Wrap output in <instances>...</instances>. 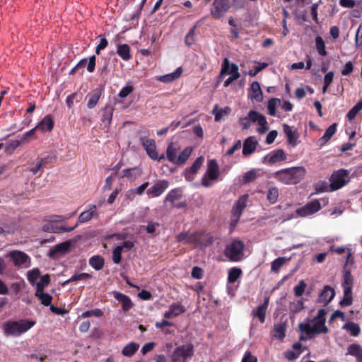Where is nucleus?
Masks as SVG:
<instances>
[{
  "instance_id": "nucleus-1",
  "label": "nucleus",
  "mask_w": 362,
  "mask_h": 362,
  "mask_svg": "<svg viewBox=\"0 0 362 362\" xmlns=\"http://www.w3.org/2000/svg\"><path fill=\"white\" fill-rule=\"evenodd\" d=\"M176 239L177 242L194 244L196 247H207L212 244L214 240L212 237L206 236L202 232H182L177 235Z\"/></svg>"
},
{
  "instance_id": "nucleus-2",
  "label": "nucleus",
  "mask_w": 362,
  "mask_h": 362,
  "mask_svg": "<svg viewBox=\"0 0 362 362\" xmlns=\"http://www.w3.org/2000/svg\"><path fill=\"white\" fill-rule=\"evenodd\" d=\"M180 150L179 144L175 142H171L166 149V158L172 163L181 165L185 164L190 156L192 148L187 147L177 156V152Z\"/></svg>"
},
{
  "instance_id": "nucleus-3",
  "label": "nucleus",
  "mask_w": 362,
  "mask_h": 362,
  "mask_svg": "<svg viewBox=\"0 0 362 362\" xmlns=\"http://www.w3.org/2000/svg\"><path fill=\"white\" fill-rule=\"evenodd\" d=\"M35 324V321L25 319L8 320L4 324V331L8 336L17 337L28 331Z\"/></svg>"
},
{
  "instance_id": "nucleus-4",
  "label": "nucleus",
  "mask_w": 362,
  "mask_h": 362,
  "mask_svg": "<svg viewBox=\"0 0 362 362\" xmlns=\"http://www.w3.org/2000/svg\"><path fill=\"white\" fill-rule=\"evenodd\" d=\"M244 248V243L241 240H235L226 245L224 255L231 262H239L242 259Z\"/></svg>"
},
{
  "instance_id": "nucleus-5",
  "label": "nucleus",
  "mask_w": 362,
  "mask_h": 362,
  "mask_svg": "<svg viewBox=\"0 0 362 362\" xmlns=\"http://www.w3.org/2000/svg\"><path fill=\"white\" fill-rule=\"evenodd\" d=\"M64 218H63L62 216H50L48 219H45L47 223L42 226V230L45 232L61 233L71 232L77 227V225H75L73 227L58 226L55 225V223L62 221Z\"/></svg>"
},
{
  "instance_id": "nucleus-6",
  "label": "nucleus",
  "mask_w": 362,
  "mask_h": 362,
  "mask_svg": "<svg viewBox=\"0 0 362 362\" xmlns=\"http://www.w3.org/2000/svg\"><path fill=\"white\" fill-rule=\"evenodd\" d=\"M194 355V346L191 344L182 345L175 349L172 356V362H187Z\"/></svg>"
},
{
  "instance_id": "nucleus-7",
  "label": "nucleus",
  "mask_w": 362,
  "mask_h": 362,
  "mask_svg": "<svg viewBox=\"0 0 362 362\" xmlns=\"http://www.w3.org/2000/svg\"><path fill=\"white\" fill-rule=\"evenodd\" d=\"M328 198H322L320 200L315 199L308 203L304 206L296 210V214L302 217L312 215L317 212L321 209V202L323 206L328 204Z\"/></svg>"
},
{
  "instance_id": "nucleus-8",
  "label": "nucleus",
  "mask_w": 362,
  "mask_h": 362,
  "mask_svg": "<svg viewBox=\"0 0 362 362\" xmlns=\"http://www.w3.org/2000/svg\"><path fill=\"white\" fill-rule=\"evenodd\" d=\"M139 141L147 155L152 160L160 161L165 158L164 154L158 155L154 139H149L146 136H141Z\"/></svg>"
},
{
  "instance_id": "nucleus-9",
  "label": "nucleus",
  "mask_w": 362,
  "mask_h": 362,
  "mask_svg": "<svg viewBox=\"0 0 362 362\" xmlns=\"http://www.w3.org/2000/svg\"><path fill=\"white\" fill-rule=\"evenodd\" d=\"M347 175L348 172L344 169H340L334 172L329 178V187L331 190H337L344 187L346 183V177Z\"/></svg>"
},
{
  "instance_id": "nucleus-10",
  "label": "nucleus",
  "mask_w": 362,
  "mask_h": 362,
  "mask_svg": "<svg viewBox=\"0 0 362 362\" xmlns=\"http://www.w3.org/2000/svg\"><path fill=\"white\" fill-rule=\"evenodd\" d=\"M230 7L229 0H214L211 14L214 18L220 19L228 11Z\"/></svg>"
},
{
  "instance_id": "nucleus-11",
  "label": "nucleus",
  "mask_w": 362,
  "mask_h": 362,
  "mask_svg": "<svg viewBox=\"0 0 362 362\" xmlns=\"http://www.w3.org/2000/svg\"><path fill=\"white\" fill-rule=\"evenodd\" d=\"M272 177L285 185L294 182V167L278 170L273 173Z\"/></svg>"
},
{
  "instance_id": "nucleus-12",
  "label": "nucleus",
  "mask_w": 362,
  "mask_h": 362,
  "mask_svg": "<svg viewBox=\"0 0 362 362\" xmlns=\"http://www.w3.org/2000/svg\"><path fill=\"white\" fill-rule=\"evenodd\" d=\"M327 311L325 309H320L316 317L313 320V329L316 334L327 333L328 328L325 325V315Z\"/></svg>"
},
{
  "instance_id": "nucleus-13",
  "label": "nucleus",
  "mask_w": 362,
  "mask_h": 362,
  "mask_svg": "<svg viewBox=\"0 0 362 362\" xmlns=\"http://www.w3.org/2000/svg\"><path fill=\"white\" fill-rule=\"evenodd\" d=\"M286 155L284 150L276 149L264 156L262 158V162L264 164L272 165L276 163L286 160Z\"/></svg>"
},
{
  "instance_id": "nucleus-14",
  "label": "nucleus",
  "mask_w": 362,
  "mask_h": 362,
  "mask_svg": "<svg viewBox=\"0 0 362 362\" xmlns=\"http://www.w3.org/2000/svg\"><path fill=\"white\" fill-rule=\"evenodd\" d=\"M169 187V182L166 180L157 181L152 187L147 189L146 194L151 197L160 196Z\"/></svg>"
},
{
  "instance_id": "nucleus-15",
  "label": "nucleus",
  "mask_w": 362,
  "mask_h": 362,
  "mask_svg": "<svg viewBox=\"0 0 362 362\" xmlns=\"http://www.w3.org/2000/svg\"><path fill=\"white\" fill-rule=\"evenodd\" d=\"M204 160V157L199 156L195 160L191 167L185 170L183 175L187 181H192L194 180V175L197 173L198 170L202 167Z\"/></svg>"
},
{
  "instance_id": "nucleus-16",
  "label": "nucleus",
  "mask_w": 362,
  "mask_h": 362,
  "mask_svg": "<svg viewBox=\"0 0 362 362\" xmlns=\"http://www.w3.org/2000/svg\"><path fill=\"white\" fill-rule=\"evenodd\" d=\"M245 207H246V199H240L236 202L235 206L233 207V209L231 211V213H232V214H231V225L232 226H235L238 223V222L243 214V211Z\"/></svg>"
},
{
  "instance_id": "nucleus-17",
  "label": "nucleus",
  "mask_w": 362,
  "mask_h": 362,
  "mask_svg": "<svg viewBox=\"0 0 362 362\" xmlns=\"http://www.w3.org/2000/svg\"><path fill=\"white\" fill-rule=\"evenodd\" d=\"M94 217H98L97 206L95 204H90L87 210L80 214L76 225L78 226V224L86 223Z\"/></svg>"
},
{
  "instance_id": "nucleus-18",
  "label": "nucleus",
  "mask_w": 362,
  "mask_h": 362,
  "mask_svg": "<svg viewBox=\"0 0 362 362\" xmlns=\"http://www.w3.org/2000/svg\"><path fill=\"white\" fill-rule=\"evenodd\" d=\"M8 257H11L16 267H20L30 262V258L26 253L18 250L11 251L8 254Z\"/></svg>"
},
{
  "instance_id": "nucleus-19",
  "label": "nucleus",
  "mask_w": 362,
  "mask_h": 362,
  "mask_svg": "<svg viewBox=\"0 0 362 362\" xmlns=\"http://www.w3.org/2000/svg\"><path fill=\"white\" fill-rule=\"evenodd\" d=\"M335 296V291L333 288L330 286H325L323 289L320 291L317 302L322 303L324 305H327L330 303Z\"/></svg>"
},
{
  "instance_id": "nucleus-20",
  "label": "nucleus",
  "mask_w": 362,
  "mask_h": 362,
  "mask_svg": "<svg viewBox=\"0 0 362 362\" xmlns=\"http://www.w3.org/2000/svg\"><path fill=\"white\" fill-rule=\"evenodd\" d=\"M299 329L300 332V341L310 339L316 334L313 327L309 323H300Z\"/></svg>"
},
{
  "instance_id": "nucleus-21",
  "label": "nucleus",
  "mask_w": 362,
  "mask_h": 362,
  "mask_svg": "<svg viewBox=\"0 0 362 362\" xmlns=\"http://www.w3.org/2000/svg\"><path fill=\"white\" fill-rule=\"evenodd\" d=\"M112 294L116 300L122 303V310L124 312H127L132 308V301L128 296L119 291H113Z\"/></svg>"
},
{
  "instance_id": "nucleus-22",
  "label": "nucleus",
  "mask_w": 362,
  "mask_h": 362,
  "mask_svg": "<svg viewBox=\"0 0 362 362\" xmlns=\"http://www.w3.org/2000/svg\"><path fill=\"white\" fill-rule=\"evenodd\" d=\"M209 180H216L219 176V166L215 159H211L208 163L206 175Z\"/></svg>"
},
{
  "instance_id": "nucleus-23",
  "label": "nucleus",
  "mask_w": 362,
  "mask_h": 362,
  "mask_svg": "<svg viewBox=\"0 0 362 362\" xmlns=\"http://www.w3.org/2000/svg\"><path fill=\"white\" fill-rule=\"evenodd\" d=\"M269 305V298H265L264 303L259 305L256 310L252 312L253 317H256L259 319L261 323H264L265 322L266 318V313Z\"/></svg>"
},
{
  "instance_id": "nucleus-24",
  "label": "nucleus",
  "mask_w": 362,
  "mask_h": 362,
  "mask_svg": "<svg viewBox=\"0 0 362 362\" xmlns=\"http://www.w3.org/2000/svg\"><path fill=\"white\" fill-rule=\"evenodd\" d=\"M35 127L42 132H51L54 127L52 117L50 115H46Z\"/></svg>"
},
{
  "instance_id": "nucleus-25",
  "label": "nucleus",
  "mask_w": 362,
  "mask_h": 362,
  "mask_svg": "<svg viewBox=\"0 0 362 362\" xmlns=\"http://www.w3.org/2000/svg\"><path fill=\"white\" fill-rule=\"evenodd\" d=\"M257 141L254 136H249L243 143V154L248 156L252 154L257 148Z\"/></svg>"
},
{
  "instance_id": "nucleus-26",
  "label": "nucleus",
  "mask_w": 362,
  "mask_h": 362,
  "mask_svg": "<svg viewBox=\"0 0 362 362\" xmlns=\"http://www.w3.org/2000/svg\"><path fill=\"white\" fill-rule=\"evenodd\" d=\"M182 73V67H178L174 72L156 77V81L163 83H170L177 79Z\"/></svg>"
},
{
  "instance_id": "nucleus-27",
  "label": "nucleus",
  "mask_w": 362,
  "mask_h": 362,
  "mask_svg": "<svg viewBox=\"0 0 362 362\" xmlns=\"http://www.w3.org/2000/svg\"><path fill=\"white\" fill-rule=\"evenodd\" d=\"M286 324L285 322H279L274 325L272 337L282 341L286 336Z\"/></svg>"
},
{
  "instance_id": "nucleus-28",
  "label": "nucleus",
  "mask_w": 362,
  "mask_h": 362,
  "mask_svg": "<svg viewBox=\"0 0 362 362\" xmlns=\"http://www.w3.org/2000/svg\"><path fill=\"white\" fill-rule=\"evenodd\" d=\"M337 124L334 123L326 129L324 135L318 140L319 146H324L332 138L337 132Z\"/></svg>"
},
{
  "instance_id": "nucleus-29",
  "label": "nucleus",
  "mask_w": 362,
  "mask_h": 362,
  "mask_svg": "<svg viewBox=\"0 0 362 362\" xmlns=\"http://www.w3.org/2000/svg\"><path fill=\"white\" fill-rule=\"evenodd\" d=\"M95 61L96 58L95 55L90 57L88 60L87 59H82L76 64V68L79 69H83L88 62L87 71L90 73H93L95 68Z\"/></svg>"
},
{
  "instance_id": "nucleus-30",
  "label": "nucleus",
  "mask_w": 362,
  "mask_h": 362,
  "mask_svg": "<svg viewBox=\"0 0 362 362\" xmlns=\"http://www.w3.org/2000/svg\"><path fill=\"white\" fill-rule=\"evenodd\" d=\"M347 354L354 356L357 362H362V347L358 344H350L347 348Z\"/></svg>"
},
{
  "instance_id": "nucleus-31",
  "label": "nucleus",
  "mask_w": 362,
  "mask_h": 362,
  "mask_svg": "<svg viewBox=\"0 0 362 362\" xmlns=\"http://www.w3.org/2000/svg\"><path fill=\"white\" fill-rule=\"evenodd\" d=\"M198 23H196L188 31L185 37V43L187 47H191L196 42V35Z\"/></svg>"
},
{
  "instance_id": "nucleus-32",
  "label": "nucleus",
  "mask_w": 362,
  "mask_h": 362,
  "mask_svg": "<svg viewBox=\"0 0 362 362\" xmlns=\"http://www.w3.org/2000/svg\"><path fill=\"white\" fill-rule=\"evenodd\" d=\"M70 245L71 244L68 241L58 244L54 248L49 250V256L54 257L57 253H64L69 250Z\"/></svg>"
},
{
  "instance_id": "nucleus-33",
  "label": "nucleus",
  "mask_w": 362,
  "mask_h": 362,
  "mask_svg": "<svg viewBox=\"0 0 362 362\" xmlns=\"http://www.w3.org/2000/svg\"><path fill=\"white\" fill-rule=\"evenodd\" d=\"M117 53L124 61H129L132 58L130 47L127 44L118 45Z\"/></svg>"
},
{
  "instance_id": "nucleus-34",
  "label": "nucleus",
  "mask_w": 362,
  "mask_h": 362,
  "mask_svg": "<svg viewBox=\"0 0 362 362\" xmlns=\"http://www.w3.org/2000/svg\"><path fill=\"white\" fill-rule=\"evenodd\" d=\"M89 264L97 271L102 269L105 264V259L100 255H93L89 259Z\"/></svg>"
},
{
  "instance_id": "nucleus-35",
  "label": "nucleus",
  "mask_w": 362,
  "mask_h": 362,
  "mask_svg": "<svg viewBox=\"0 0 362 362\" xmlns=\"http://www.w3.org/2000/svg\"><path fill=\"white\" fill-rule=\"evenodd\" d=\"M141 171L139 168H128L122 170L121 177H127L131 180H135L140 176Z\"/></svg>"
},
{
  "instance_id": "nucleus-36",
  "label": "nucleus",
  "mask_w": 362,
  "mask_h": 362,
  "mask_svg": "<svg viewBox=\"0 0 362 362\" xmlns=\"http://www.w3.org/2000/svg\"><path fill=\"white\" fill-rule=\"evenodd\" d=\"M182 197V191L180 188H175L170 190L165 197V202H169L172 204L176 200H179Z\"/></svg>"
},
{
  "instance_id": "nucleus-37",
  "label": "nucleus",
  "mask_w": 362,
  "mask_h": 362,
  "mask_svg": "<svg viewBox=\"0 0 362 362\" xmlns=\"http://www.w3.org/2000/svg\"><path fill=\"white\" fill-rule=\"evenodd\" d=\"M251 90L252 91L251 98L255 99L257 101H262L263 94L259 83L257 81L252 82L251 84Z\"/></svg>"
},
{
  "instance_id": "nucleus-38",
  "label": "nucleus",
  "mask_w": 362,
  "mask_h": 362,
  "mask_svg": "<svg viewBox=\"0 0 362 362\" xmlns=\"http://www.w3.org/2000/svg\"><path fill=\"white\" fill-rule=\"evenodd\" d=\"M344 296L339 302V305L342 307L349 306L353 303L352 288H343Z\"/></svg>"
},
{
  "instance_id": "nucleus-39",
  "label": "nucleus",
  "mask_w": 362,
  "mask_h": 362,
  "mask_svg": "<svg viewBox=\"0 0 362 362\" xmlns=\"http://www.w3.org/2000/svg\"><path fill=\"white\" fill-rule=\"evenodd\" d=\"M243 271L238 267H232L228 270V282L235 283L242 275Z\"/></svg>"
},
{
  "instance_id": "nucleus-40",
  "label": "nucleus",
  "mask_w": 362,
  "mask_h": 362,
  "mask_svg": "<svg viewBox=\"0 0 362 362\" xmlns=\"http://www.w3.org/2000/svg\"><path fill=\"white\" fill-rule=\"evenodd\" d=\"M139 345L134 342H130L127 346H125L122 350V354L124 356L131 357L132 356L136 351L139 349Z\"/></svg>"
},
{
  "instance_id": "nucleus-41",
  "label": "nucleus",
  "mask_w": 362,
  "mask_h": 362,
  "mask_svg": "<svg viewBox=\"0 0 362 362\" xmlns=\"http://www.w3.org/2000/svg\"><path fill=\"white\" fill-rule=\"evenodd\" d=\"M101 96V90L95 89L90 95L89 99L87 103V106L89 109H92L96 106Z\"/></svg>"
},
{
  "instance_id": "nucleus-42",
  "label": "nucleus",
  "mask_w": 362,
  "mask_h": 362,
  "mask_svg": "<svg viewBox=\"0 0 362 362\" xmlns=\"http://www.w3.org/2000/svg\"><path fill=\"white\" fill-rule=\"evenodd\" d=\"M35 296L39 299L41 304L45 306H49L53 299L52 296L48 293L41 291L40 293H35Z\"/></svg>"
},
{
  "instance_id": "nucleus-43",
  "label": "nucleus",
  "mask_w": 362,
  "mask_h": 362,
  "mask_svg": "<svg viewBox=\"0 0 362 362\" xmlns=\"http://www.w3.org/2000/svg\"><path fill=\"white\" fill-rule=\"evenodd\" d=\"M354 278L350 270H344L341 286L343 288H352Z\"/></svg>"
},
{
  "instance_id": "nucleus-44",
  "label": "nucleus",
  "mask_w": 362,
  "mask_h": 362,
  "mask_svg": "<svg viewBox=\"0 0 362 362\" xmlns=\"http://www.w3.org/2000/svg\"><path fill=\"white\" fill-rule=\"evenodd\" d=\"M50 283V276L49 274H45L41 276L40 281L39 282H36V290L35 292L40 293L41 291H44L45 288Z\"/></svg>"
},
{
  "instance_id": "nucleus-45",
  "label": "nucleus",
  "mask_w": 362,
  "mask_h": 362,
  "mask_svg": "<svg viewBox=\"0 0 362 362\" xmlns=\"http://www.w3.org/2000/svg\"><path fill=\"white\" fill-rule=\"evenodd\" d=\"M342 328L350 332L351 334L354 337L358 336L361 332L359 325L353 322H346L343 325Z\"/></svg>"
},
{
  "instance_id": "nucleus-46",
  "label": "nucleus",
  "mask_w": 362,
  "mask_h": 362,
  "mask_svg": "<svg viewBox=\"0 0 362 362\" xmlns=\"http://www.w3.org/2000/svg\"><path fill=\"white\" fill-rule=\"evenodd\" d=\"M315 49L320 56L325 57L327 55L325 43L321 36H317L315 38Z\"/></svg>"
},
{
  "instance_id": "nucleus-47",
  "label": "nucleus",
  "mask_w": 362,
  "mask_h": 362,
  "mask_svg": "<svg viewBox=\"0 0 362 362\" xmlns=\"http://www.w3.org/2000/svg\"><path fill=\"white\" fill-rule=\"evenodd\" d=\"M40 272L37 268L30 270L27 274L28 280L32 286L35 285L37 280L40 278Z\"/></svg>"
},
{
  "instance_id": "nucleus-48",
  "label": "nucleus",
  "mask_w": 362,
  "mask_h": 362,
  "mask_svg": "<svg viewBox=\"0 0 362 362\" xmlns=\"http://www.w3.org/2000/svg\"><path fill=\"white\" fill-rule=\"evenodd\" d=\"M82 94L79 93H74L69 95L66 99V104L69 108H71L74 106V102L78 103L82 99Z\"/></svg>"
},
{
  "instance_id": "nucleus-49",
  "label": "nucleus",
  "mask_w": 362,
  "mask_h": 362,
  "mask_svg": "<svg viewBox=\"0 0 362 362\" xmlns=\"http://www.w3.org/2000/svg\"><path fill=\"white\" fill-rule=\"evenodd\" d=\"M113 110L114 109L111 107H107L105 108L101 121L105 123V125L109 126L110 124L112 119Z\"/></svg>"
},
{
  "instance_id": "nucleus-50",
  "label": "nucleus",
  "mask_w": 362,
  "mask_h": 362,
  "mask_svg": "<svg viewBox=\"0 0 362 362\" xmlns=\"http://www.w3.org/2000/svg\"><path fill=\"white\" fill-rule=\"evenodd\" d=\"M362 110V100L358 101L347 113L346 117L349 121L353 120Z\"/></svg>"
},
{
  "instance_id": "nucleus-51",
  "label": "nucleus",
  "mask_w": 362,
  "mask_h": 362,
  "mask_svg": "<svg viewBox=\"0 0 362 362\" xmlns=\"http://www.w3.org/2000/svg\"><path fill=\"white\" fill-rule=\"evenodd\" d=\"M217 107H218V105H216V106L213 110V113L215 115L214 119L216 122L220 121L223 118V115L228 114L230 111V109L228 107L219 109L216 111Z\"/></svg>"
},
{
  "instance_id": "nucleus-52",
  "label": "nucleus",
  "mask_w": 362,
  "mask_h": 362,
  "mask_svg": "<svg viewBox=\"0 0 362 362\" xmlns=\"http://www.w3.org/2000/svg\"><path fill=\"white\" fill-rule=\"evenodd\" d=\"M279 197V189L277 187H271L269 189L267 198L271 204H274L277 202Z\"/></svg>"
},
{
  "instance_id": "nucleus-53",
  "label": "nucleus",
  "mask_w": 362,
  "mask_h": 362,
  "mask_svg": "<svg viewBox=\"0 0 362 362\" xmlns=\"http://www.w3.org/2000/svg\"><path fill=\"white\" fill-rule=\"evenodd\" d=\"M123 246H117L112 251V261L115 264H119L122 261Z\"/></svg>"
},
{
  "instance_id": "nucleus-54",
  "label": "nucleus",
  "mask_w": 362,
  "mask_h": 362,
  "mask_svg": "<svg viewBox=\"0 0 362 362\" xmlns=\"http://www.w3.org/2000/svg\"><path fill=\"white\" fill-rule=\"evenodd\" d=\"M334 78V72L329 71L327 73L324 77V86L322 87V93H325L327 92V88L332 83Z\"/></svg>"
},
{
  "instance_id": "nucleus-55",
  "label": "nucleus",
  "mask_w": 362,
  "mask_h": 362,
  "mask_svg": "<svg viewBox=\"0 0 362 362\" xmlns=\"http://www.w3.org/2000/svg\"><path fill=\"white\" fill-rule=\"evenodd\" d=\"M103 315V312L99 308H95V309L88 310V311L83 313L81 315V317L86 318V317H90L92 316L100 317H102Z\"/></svg>"
},
{
  "instance_id": "nucleus-56",
  "label": "nucleus",
  "mask_w": 362,
  "mask_h": 362,
  "mask_svg": "<svg viewBox=\"0 0 362 362\" xmlns=\"http://www.w3.org/2000/svg\"><path fill=\"white\" fill-rule=\"evenodd\" d=\"M36 130L37 129H36L35 127L31 129L28 132L24 133L22 135V137H21V139L23 141V143L29 142L30 141H33V140L37 138L36 136H35Z\"/></svg>"
},
{
  "instance_id": "nucleus-57",
  "label": "nucleus",
  "mask_w": 362,
  "mask_h": 362,
  "mask_svg": "<svg viewBox=\"0 0 362 362\" xmlns=\"http://www.w3.org/2000/svg\"><path fill=\"white\" fill-rule=\"evenodd\" d=\"M286 262L285 257H279L272 262L271 269L272 272H278L283 264Z\"/></svg>"
},
{
  "instance_id": "nucleus-58",
  "label": "nucleus",
  "mask_w": 362,
  "mask_h": 362,
  "mask_svg": "<svg viewBox=\"0 0 362 362\" xmlns=\"http://www.w3.org/2000/svg\"><path fill=\"white\" fill-rule=\"evenodd\" d=\"M257 178V171L255 170H250L246 172L243 178L244 183H250L253 182Z\"/></svg>"
},
{
  "instance_id": "nucleus-59",
  "label": "nucleus",
  "mask_w": 362,
  "mask_h": 362,
  "mask_svg": "<svg viewBox=\"0 0 362 362\" xmlns=\"http://www.w3.org/2000/svg\"><path fill=\"white\" fill-rule=\"evenodd\" d=\"M257 124L259 126L257 128V132L259 134H264L266 132L268 131L269 127L266 117L264 116L261 117L260 119L257 122Z\"/></svg>"
},
{
  "instance_id": "nucleus-60",
  "label": "nucleus",
  "mask_w": 362,
  "mask_h": 362,
  "mask_svg": "<svg viewBox=\"0 0 362 362\" xmlns=\"http://www.w3.org/2000/svg\"><path fill=\"white\" fill-rule=\"evenodd\" d=\"M91 277L92 276L88 273H76L71 277V280L74 281V282L78 281H87L88 279H91Z\"/></svg>"
},
{
  "instance_id": "nucleus-61",
  "label": "nucleus",
  "mask_w": 362,
  "mask_h": 362,
  "mask_svg": "<svg viewBox=\"0 0 362 362\" xmlns=\"http://www.w3.org/2000/svg\"><path fill=\"white\" fill-rule=\"evenodd\" d=\"M280 100L277 98H271L268 102V112L269 114L272 116H274L276 115V106L277 103H279Z\"/></svg>"
},
{
  "instance_id": "nucleus-62",
  "label": "nucleus",
  "mask_w": 362,
  "mask_h": 362,
  "mask_svg": "<svg viewBox=\"0 0 362 362\" xmlns=\"http://www.w3.org/2000/svg\"><path fill=\"white\" fill-rule=\"evenodd\" d=\"M170 308L174 314V317L178 316L186 310L185 307L180 303H173L170 306Z\"/></svg>"
},
{
  "instance_id": "nucleus-63",
  "label": "nucleus",
  "mask_w": 362,
  "mask_h": 362,
  "mask_svg": "<svg viewBox=\"0 0 362 362\" xmlns=\"http://www.w3.org/2000/svg\"><path fill=\"white\" fill-rule=\"evenodd\" d=\"M134 91V87L131 85H127L119 91L118 96L121 98H125Z\"/></svg>"
},
{
  "instance_id": "nucleus-64",
  "label": "nucleus",
  "mask_w": 362,
  "mask_h": 362,
  "mask_svg": "<svg viewBox=\"0 0 362 362\" xmlns=\"http://www.w3.org/2000/svg\"><path fill=\"white\" fill-rule=\"evenodd\" d=\"M355 43L356 47L362 46V23L359 25L357 32L356 33Z\"/></svg>"
}]
</instances>
